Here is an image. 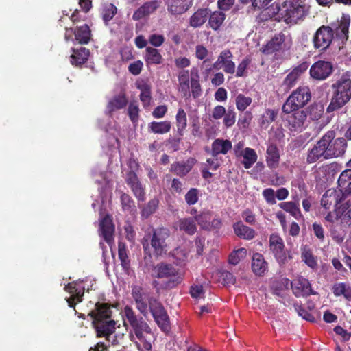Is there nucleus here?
<instances>
[{
    "label": "nucleus",
    "mask_w": 351,
    "mask_h": 351,
    "mask_svg": "<svg viewBox=\"0 0 351 351\" xmlns=\"http://www.w3.org/2000/svg\"><path fill=\"white\" fill-rule=\"evenodd\" d=\"M277 12L271 11L269 8L264 9L261 14V20H267L268 18L276 16L278 21H283L287 24H296L302 21L308 13V8L302 0H284L276 8Z\"/></svg>",
    "instance_id": "obj_1"
},
{
    "label": "nucleus",
    "mask_w": 351,
    "mask_h": 351,
    "mask_svg": "<svg viewBox=\"0 0 351 351\" xmlns=\"http://www.w3.org/2000/svg\"><path fill=\"white\" fill-rule=\"evenodd\" d=\"M122 316L125 326L129 324L133 333L130 334L131 341L135 342L138 350L149 351L152 344L149 341V337L152 335V330L146 322L142 317H137L131 307L125 306Z\"/></svg>",
    "instance_id": "obj_2"
},
{
    "label": "nucleus",
    "mask_w": 351,
    "mask_h": 351,
    "mask_svg": "<svg viewBox=\"0 0 351 351\" xmlns=\"http://www.w3.org/2000/svg\"><path fill=\"white\" fill-rule=\"evenodd\" d=\"M96 308L88 313L93 319L98 337H105L112 344L117 343V339L112 335L115 330V322L110 319L112 311L106 304H96Z\"/></svg>",
    "instance_id": "obj_3"
},
{
    "label": "nucleus",
    "mask_w": 351,
    "mask_h": 351,
    "mask_svg": "<svg viewBox=\"0 0 351 351\" xmlns=\"http://www.w3.org/2000/svg\"><path fill=\"white\" fill-rule=\"evenodd\" d=\"M332 96L330 104L327 108L328 112L338 109L351 99V72L346 71L332 84Z\"/></svg>",
    "instance_id": "obj_4"
},
{
    "label": "nucleus",
    "mask_w": 351,
    "mask_h": 351,
    "mask_svg": "<svg viewBox=\"0 0 351 351\" xmlns=\"http://www.w3.org/2000/svg\"><path fill=\"white\" fill-rule=\"evenodd\" d=\"M310 90L306 86L298 88L287 99L282 106V111L286 114H289L293 111L304 107L311 99Z\"/></svg>",
    "instance_id": "obj_5"
},
{
    "label": "nucleus",
    "mask_w": 351,
    "mask_h": 351,
    "mask_svg": "<svg viewBox=\"0 0 351 351\" xmlns=\"http://www.w3.org/2000/svg\"><path fill=\"white\" fill-rule=\"evenodd\" d=\"M335 133L333 131H328L324 135L327 141L326 151L328 158H332L342 156L347 146L346 141L343 138L335 139Z\"/></svg>",
    "instance_id": "obj_6"
},
{
    "label": "nucleus",
    "mask_w": 351,
    "mask_h": 351,
    "mask_svg": "<svg viewBox=\"0 0 351 351\" xmlns=\"http://www.w3.org/2000/svg\"><path fill=\"white\" fill-rule=\"evenodd\" d=\"M152 275L156 278H167L171 280L173 286L181 282L182 277L173 265L169 263H161L154 267Z\"/></svg>",
    "instance_id": "obj_7"
},
{
    "label": "nucleus",
    "mask_w": 351,
    "mask_h": 351,
    "mask_svg": "<svg viewBox=\"0 0 351 351\" xmlns=\"http://www.w3.org/2000/svg\"><path fill=\"white\" fill-rule=\"evenodd\" d=\"M326 219L330 222H337L343 226L351 224V203L350 201L336 207L334 213H328Z\"/></svg>",
    "instance_id": "obj_8"
},
{
    "label": "nucleus",
    "mask_w": 351,
    "mask_h": 351,
    "mask_svg": "<svg viewBox=\"0 0 351 351\" xmlns=\"http://www.w3.org/2000/svg\"><path fill=\"white\" fill-rule=\"evenodd\" d=\"M291 46V38L279 34L276 35L264 47H263L262 51L267 54L274 52H283L289 49Z\"/></svg>",
    "instance_id": "obj_9"
},
{
    "label": "nucleus",
    "mask_w": 351,
    "mask_h": 351,
    "mask_svg": "<svg viewBox=\"0 0 351 351\" xmlns=\"http://www.w3.org/2000/svg\"><path fill=\"white\" fill-rule=\"evenodd\" d=\"M269 247L280 264H285L289 259L292 258L290 252L285 251L283 240L277 234L271 235L269 238Z\"/></svg>",
    "instance_id": "obj_10"
},
{
    "label": "nucleus",
    "mask_w": 351,
    "mask_h": 351,
    "mask_svg": "<svg viewBox=\"0 0 351 351\" xmlns=\"http://www.w3.org/2000/svg\"><path fill=\"white\" fill-rule=\"evenodd\" d=\"M332 39V29L328 26H322L313 36L314 47L319 50H325L330 45Z\"/></svg>",
    "instance_id": "obj_11"
},
{
    "label": "nucleus",
    "mask_w": 351,
    "mask_h": 351,
    "mask_svg": "<svg viewBox=\"0 0 351 351\" xmlns=\"http://www.w3.org/2000/svg\"><path fill=\"white\" fill-rule=\"evenodd\" d=\"M333 71V65L330 62L319 60L315 62L310 68V75L317 80H324L328 78Z\"/></svg>",
    "instance_id": "obj_12"
},
{
    "label": "nucleus",
    "mask_w": 351,
    "mask_h": 351,
    "mask_svg": "<svg viewBox=\"0 0 351 351\" xmlns=\"http://www.w3.org/2000/svg\"><path fill=\"white\" fill-rule=\"evenodd\" d=\"M169 237V231L165 228H158L154 230L151 240V245L158 255H161L167 251L166 239Z\"/></svg>",
    "instance_id": "obj_13"
},
{
    "label": "nucleus",
    "mask_w": 351,
    "mask_h": 351,
    "mask_svg": "<svg viewBox=\"0 0 351 351\" xmlns=\"http://www.w3.org/2000/svg\"><path fill=\"white\" fill-rule=\"evenodd\" d=\"M84 289L85 288L81 281L69 283L65 286L64 290L70 294L69 297L66 298L69 306L73 307L82 300Z\"/></svg>",
    "instance_id": "obj_14"
},
{
    "label": "nucleus",
    "mask_w": 351,
    "mask_h": 351,
    "mask_svg": "<svg viewBox=\"0 0 351 351\" xmlns=\"http://www.w3.org/2000/svg\"><path fill=\"white\" fill-rule=\"evenodd\" d=\"M306 119L307 114L303 110H297L289 114H287V116L286 117L287 126L289 130L296 132H300L303 130L306 122Z\"/></svg>",
    "instance_id": "obj_15"
},
{
    "label": "nucleus",
    "mask_w": 351,
    "mask_h": 351,
    "mask_svg": "<svg viewBox=\"0 0 351 351\" xmlns=\"http://www.w3.org/2000/svg\"><path fill=\"white\" fill-rule=\"evenodd\" d=\"M150 311L158 326L165 332L169 330V317L162 305L158 302L150 304Z\"/></svg>",
    "instance_id": "obj_16"
},
{
    "label": "nucleus",
    "mask_w": 351,
    "mask_h": 351,
    "mask_svg": "<svg viewBox=\"0 0 351 351\" xmlns=\"http://www.w3.org/2000/svg\"><path fill=\"white\" fill-rule=\"evenodd\" d=\"M232 53L228 49L223 50L214 63V67L222 69L226 73L232 74L235 72V64L232 61Z\"/></svg>",
    "instance_id": "obj_17"
},
{
    "label": "nucleus",
    "mask_w": 351,
    "mask_h": 351,
    "mask_svg": "<svg viewBox=\"0 0 351 351\" xmlns=\"http://www.w3.org/2000/svg\"><path fill=\"white\" fill-rule=\"evenodd\" d=\"M114 231V226L112 223V218L106 215H100L99 219V232L104 240L110 243L113 240V234Z\"/></svg>",
    "instance_id": "obj_18"
},
{
    "label": "nucleus",
    "mask_w": 351,
    "mask_h": 351,
    "mask_svg": "<svg viewBox=\"0 0 351 351\" xmlns=\"http://www.w3.org/2000/svg\"><path fill=\"white\" fill-rule=\"evenodd\" d=\"M193 72H197V69H193L190 72L188 70H182L178 74V91L184 97L190 95L191 77H193Z\"/></svg>",
    "instance_id": "obj_19"
},
{
    "label": "nucleus",
    "mask_w": 351,
    "mask_h": 351,
    "mask_svg": "<svg viewBox=\"0 0 351 351\" xmlns=\"http://www.w3.org/2000/svg\"><path fill=\"white\" fill-rule=\"evenodd\" d=\"M326 143L327 141H326L323 136L317 144L309 151L307 156V161L310 163H313L321 158L328 159L326 151Z\"/></svg>",
    "instance_id": "obj_20"
},
{
    "label": "nucleus",
    "mask_w": 351,
    "mask_h": 351,
    "mask_svg": "<svg viewBox=\"0 0 351 351\" xmlns=\"http://www.w3.org/2000/svg\"><path fill=\"white\" fill-rule=\"evenodd\" d=\"M343 197L341 190L330 189L323 195L321 204L325 209H329L331 206L337 205Z\"/></svg>",
    "instance_id": "obj_21"
},
{
    "label": "nucleus",
    "mask_w": 351,
    "mask_h": 351,
    "mask_svg": "<svg viewBox=\"0 0 351 351\" xmlns=\"http://www.w3.org/2000/svg\"><path fill=\"white\" fill-rule=\"evenodd\" d=\"M293 293L297 296H305L312 293L311 284L303 277H298L291 282Z\"/></svg>",
    "instance_id": "obj_22"
},
{
    "label": "nucleus",
    "mask_w": 351,
    "mask_h": 351,
    "mask_svg": "<svg viewBox=\"0 0 351 351\" xmlns=\"http://www.w3.org/2000/svg\"><path fill=\"white\" fill-rule=\"evenodd\" d=\"M251 268L256 276H263L266 274L268 264L261 254L254 253L252 255Z\"/></svg>",
    "instance_id": "obj_23"
},
{
    "label": "nucleus",
    "mask_w": 351,
    "mask_h": 351,
    "mask_svg": "<svg viewBox=\"0 0 351 351\" xmlns=\"http://www.w3.org/2000/svg\"><path fill=\"white\" fill-rule=\"evenodd\" d=\"M280 152L274 143H269L266 150V162L271 169L276 168L280 161Z\"/></svg>",
    "instance_id": "obj_24"
},
{
    "label": "nucleus",
    "mask_w": 351,
    "mask_h": 351,
    "mask_svg": "<svg viewBox=\"0 0 351 351\" xmlns=\"http://www.w3.org/2000/svg\"><path fill=\"white\" fill-rule=\"evenodd\" d=\"M136 86L141 91L140 99L143 106H149L152 100L150 84L144 80H138Z\"/></svg>",
    "instance_id": "obj_25"
},
{
    "label": "nucleus",
    "mask_w": 351,
    "mask_h": 351,
    "mask_svg": "<svg viewBox=\"0 0 351 351\" xmlns=\"http://www.w3.org/2000/svg\"><path fill=\"white\" fill-rule=\"evenodd\" d=\"M191 5L190 0H171L168 10L173 14H181L185 12Z\"/></svg>",
    "instance_id": "obj_26"
},
{
    "label": "nucleus",
    "mask_w": 351,
    "mask_h": 351,
    "mask_svg": "<svg viewBox=\"0 0 351 351\" xmlns=\"http://www.w3.org/2000/svg\"><path fill=\"white\" fill-rule=\"evenodd\" d=\"M177 230L184 232L188 234H193L197 230L194 220L191 218H183L175 223Z\"/></svg>",
    "instance_id": "obj_27"
},
{
    "label": "nucleus",
    "mask_w": 351,
    "mask_h": 351,
    "mask_svg": "<svg viewBox=\"0 0 351 351\" xmlns=\"http://www.w3.org/2000/svg\"><path fill=\"white\" fill-rule=\"evenodd\" d=\"M89 56V51L85 47L79 49H73V53L70 56V62L74 66L84 64Z\"/></svg>",
    "instance_id": "obj_28"
},
{
    "label": "nucleus",
    "mask_w": 351,
    "mask_h": 351,
    "mask_svg": "<svg viewBox=\"0 0 351 351\" xmlns=\"http://www.w3.org/2000/svg\"><path fill=\"white\" fill-rule=\"evenodd\" d=\"M127 182L128 184H130L135 196L138 199L143 200L145 195L144 191L136 176L133 173H129L127 178Z\"/></svg>",
    "instance_id": "obj_29"
},
{
    "label": "nucleus",
    "mask_w": 351,
    "mask_h": 351,
    "mask_svg": "<svg viewBox=\"0 0 351 351\" xmlns=\"http://www.w3.org/2000/svg\"><path fill=\"white\" fill-rule=\"evenodd\" d=\"M210 11L208 9H199L190 18V25L193 27L202 26L207 20Z\"/></svg>",
    "instance_id": "obj_30"
},
{
    "label": "nucleus",
    "mask_w": 351,
    "mask_h": 351,
    "mask_svg": "<svg viewBox=\"0 0 351 351\" xmlns=\"http://www.w3.org/2000/svg\"><path fill=\"white\" fill-rule=\"evenodd\" d=\"M171 124L169 121H152L148 124V130L154 134H163L169 132Z\"/></svg>",
    "instance_id": "obj_31"
},
{
    "label": "nucleus",
    "mask_w": 351,
    "mask_h": 351,
    "mask_svg": "<svg viewBox=\"0 0 351 351\" xmlns=\"http://www.w3.org/2000/svg\"><path fill=\"white\" fill-rule=\"evenodd\" d=\"M239 157L243 158L242 164L245 169H250L257 160V154L254 149L252 148H245L240 153Z\"/></svg>",
    "instance_id": "obj_32"
},
{
    "label": "nucleus",
    "mask_w": 351,
    "mask_h": 351,
    "mask_svg": "<svg viewBox=\"0 0 351 351\" xmlns=\"http://www.w3.org/2000/svg\"><path fill=\"white\" fill-rule=\"evenodd\" d=\"M232 147V143L228 140L217 139L212 145V154L213 156L217 154H226Z\"/></svg>",
    "instance_id": "obj_33"
},
{
    "label": "nucleus",
    "mask_w": 351,
    "mask_h": 351,
    "mask_svg": "<svg viewBox=\"0 0 351 351\" xmlns=\"http://www.w3.org/2000/svg\"><path fill=\"white\" fill-rule=\"evenodd\" d=\"M307 69V66L306 64H302L300 66H297L294 69L290 72L284 80L285 84H286L289 88L291 87L298 80V77L304 72Z\"/></svg>",
    "instance_id": "obj_34"
},
{
    "label": "nucleus",
    "mask_w": 351,
    "mask_h": 351,
    "mask_svg": "<svg viewBox=\"0 0 351 351\" xmlns=\"http://www.w3.org/2000/svg\"><path fill=\"white\" fill-rule=\"evenodd\" d=\"M234 230L235 234L241 238L252 239L254 237V231L241 222H237L234 225Z\"/></svg>",
    "instance_id": "obj_35"
},
{
    "label": "nucleus",
    "mask_w": 351,
    "mask_h": 351,
    "mask_svg": "<svg viewBox=\"0 0 351 351\" xmlns=\"http://www.w3.org/2000/svg\"><path fill=\"white\" fill-rule=\"evenodd\" d=\"M195 162V159L190 158L184 163H175L171 166V171L178 176H185L191 169Z\"/></svg>",
    "instance_id": "obj_36"
},
{
    "label": "nucleus",
    "mask_w": 351,
    "mask_h": 351,
    "mask_svg": "<svg viewBox=\"0 0 351 351\" xmlns=\"http://www.w3.org/2000/svg\"><path fill=\"white\" fill-rule=\"evenodd\" d=\"M301 258L309 267L315 269L317 267V258L313 254L311 250L307 247H302Z\"/></svg>",
    "instance_id": "obj_37"
},
{
    "label": "nucleus",
    "mask_w": 351,
    "mask_h": 351,
    "mask_svg": "<svg viewBox=\"0 0 351 351\" xmlns=\"http://www.w3.org/2000/svg\"><path fill=\"white\" fill-rule=\"evenodd\" d=\"M162 59V56L156 49L150 47L146 48L145 60L147 64H160Z\"/></svg>",
    "instance_id": "obj_38"
},
{
    "label": "nucleus",
    "mask_w": 351,
    "mask_h": 351,
    "mask_svg": "<svg viewBox=\"0 0 351 351\" xmlns=\"http://www.w3.org/2000/svg\"><path fill=\"white\" fill-rule=\"evenodd\" d=\"M189 253V246L188 245L184 244L174 249L172 252V256L178 261V263H182L188 260Z\"/></svg>",
    "instance_id": "obj_39"
},
{
    "label": "nucleus",
    "mask_w": 351,
    "mask_h": 351,
    "mask_svg": "<svg viewBox=\"0 0 351 351\" xmlns=\"http://www.w3.org/2000/svg\"><path fill=\"white\" fill-rule=\"evenodd\" d=\"M338 185L339 189L343 193L348 191V189L351 185V169H346L343 171L338 179Z\"/></svg>",
    "instance_id": "obj_40"
},
{
    "label": "nucleus",
    "mask_w": 351,
    "mask_h": 351,
    "mask_svg": "<svg viewBox=\"0 0 351 351\" xmlns=\"http://www.w3.org/2000/svg\"><path fill=\"white\" fill-rule=\"evenodd\" d=\"M332 291L335 296L343 295L346 299L351 300V287L345 283L340 282L334 285Z\"/></svg>",
    "instance_id": "obj_41"
},
{
    "label": "nucleus",
    "mask_w": 351,
    "mask_h": 351,
    "mask_svg": "<svg viewBox=\"0 0 351 351\" xmlns=\"http://www.w3.org/2000/svg\"><path fill=\"white\" fill-rule=\"evenodd\" d=\"M226 16L221 12H214L210 15L208 24L210 27L214 29L217 30L223 24Z\"/></svg>",
    "instance_id": "obj_42"
},
{
    "label": "nucleus",
    "mask_w": 351,
    "mask_h": 351,
    "mask_svg": "<svg viewBox=\"0 0 351 351\" xmlns=\"http://www.w3.org/2000/svg\"><path fill=\"white\" fill-rule=\"evenodd\" d=\"M75 39L81 44H86L90 38V31L87 25L80 27L75 32Z\"/></svg>",
    "instance_id": "obj_43"
},
{
    "label": "nucleus",
    "mask_w": 351,
    "mask_h": 351,
    "mask_svg": "<svg viewBox=\"0 0 351 351\" xmlns=\"http://www.w3.org/2000/svg\"><path fill=\"white\" fill-rule=\"evenodd\" d=\"M279 207L285 211L289 213L295 219L301 216L300 210L296 204L293 202H281L278 204Z\"/></svg>",
    "instance_id": "obj_44"
},
{
    "label": "nucleus",
    "mask_w": 351,
    "mask_h": 351,
    "mask_svg": "<svg viewBox=\"0 0 351 351\" xmlns=\"http://www.w3.org/2000/svg\"><path fill=\"white\" fill-rule=\"evenodd\" d=\"M127 103V100L123 95H119L114 97L111 99L108 104L107 109L108 112H111L116 110L123 108Z\"/></svg>",
    "instance_id": "obj_45"
},
{
    "label": "nucleus",
    "mask_w": 351,
    "mask_h": 351,
    "mask_svg": "<svg viewBox=\"0 0 351 351\" xmlns=\"http://www.w3.org/2000/svg\"><path fill=\"white\" fill-rule=\"evenodd\" d=\"M187 125L186 114L184 109L179 108L176 114V126L178 131L180 134H182V132L185 130Z\"/></svg>",
    "instance_id": "obj_46"
},
{
    "label": "nucleus",
    "mask_w": 351,
    "mask_h": 351,
    "mask_svg": "<svg viewBox=\"0 0 351 351\" xmlns=\"http://www.w3.org/2000/svg\"><path fill=\"white\" fill-rule=\"evenodd\" d=\"M252 99L250 97H247L243 94H239L235 98L237 108L239 111H244L251 104Z\"/></svg>",
    "instance_id": "obj_47"
},
{
    "label": "nucleus",
    "mask_w": 351,
    "mask_h": 351,
    "mask_svg": "<svg viewBox=\"0 0 351 351\" xmlns=\"http://www.w3.org/2000/svg\"><path fill=\"white\" fill-rule=\"evenodd\" d=\"M247 256V250L245 248H240L234 251L229 256V262L232 265H237Z\"/></svg>",
    "instance_id": "obj_48"
},
{
    "label": "nucleus",
    "mask_w": 351,
    "mask_h": 351,
    "mask_svg": "<svg viewBox=\"0 0 351 351\" xmlns=\"http://www.w3.org/2000/svg\"><path fill=\"white\" fill-rule=\"evenodd\" d=\"M192 95L194 97H198L201 95V86L199 84V77L197 72H193L191 77V88Z\"/></svg>",
    "instance_id": "obj_49"
},
{
    "label": "nucleus",
    "mask_w": 351,
    "mask_h": 351,
    "mask_svg": "<svg viewBox=\"0 0 351 351\" xmlns=\"http://www.w3.org/2000/svg\"><path fill=\"white\" fill-rule=\"evenodd\" d=\"M117 12V8L111 3L104 5L103 10V19L105 22L110 21Z\"/></svg>",
    "instance_id": "obj_50"
},
{
    "label": "nucleus",
    "mask_w": 351,
    "mask_h": 351,
    "mask_svg": "<svg viewBox=\"0 0 351 351\" xmlns=\"http://www.w3.org/2000/svg\"><path fill=\"white\" fill-rule=\"evenodd\" d=\"M277 112L274 110L267 109L262 116L261 125L262 126H267L270 123L274 121Z\"/></svg>",
    "instance_id": "obj_51"
},
{
    "label": "nucleus",
    "mask_w": 351,
    "mask_h": 351,
    "mask_svg": "<svg viewBox=\"0 0 351 351\" xmlns=\"http://www.w3.org/2000/svg\"><path fill=\"white\" fill-rule=\"evenodd\" d=\"M158 205V201L156 199H151L147 204L143 208L142 215L143 217H147L153 214Z\"/></svg>",
    "instance_id": "obj_52"
},
{
    "label": "nucleus",
    "mask_w": 351,
    "mask_h": 351,
    "mask_svg": "<svg viewBox=\"0 0 351 351\" xmlns=\"http://www.w3.org/2000/svg\"><path fill=\"white\" fill-rule=\"evenodd\" d=\"M272 0H239L243 4L251 3L252 6L257 9H263Z\"/></svg>",
    "instance_id": "obj_53"
},
{
    "label": "nucleus",
    "mask_w": 351,
    "mask_h": 351,
    "mask_svg": "<svg viewBox=\"0 0 351 351\" xmlns=\"http://www.w3.org/2000/svg\"><path fill=\"white\" fill-rule=\"evenodd\" d=\"M199 191L196 189H191L185 195V200L189 205H193L198 200Z\"/></svg>",
    "instance_id": "obj_54"
},
{
    "label": "nucleus",
    "mask_w": 351,
    "mask_h": 351,
    "mask_svg": "<svg viewBox=\"0 0 351 351\" xmlns=\"http://www.w3.org/2000/svg\"><path fill=\"white\" fill-rule=\"evenodd\" d=\"M121 201L123 209L124 210L128 212L132 211V208L134 207V204L129 195L126 194H123L121 196Z\"/></svg>",
    "instance_id": "obj_55"
},
{
    "label": "nucleus",
    "mask_w": 351,
    "mask_h": 351,
    "mask_svg": "<svg viewBox=\"0 0 351 351\" xmlns=\"http://www.w3.org/2000/svg\"><path fill=\"white\" fill-rule=\"evenodd\" d=\"M250 60L245 58H244L238 65L237 70V77H243L245 74L246 69L249 66Z\"/></svg>",
    "instance_id": "obj_56"
},
{
    "label": "nucleus",
    "mask_w": 351,
    "mask_h": 351,
    "mask_svg": "<svg viewBox=\"0 0 351 351\" xmlns=\"http://www.w3.org/2000/svg\"><path fill=\"white\" fill-rule=\"evenodd\" d=\"M208 55L207 48L203 45H197L195 47V56L199 60L205 59Z\"/></svg>",
    "instance_id": "obj_57"
},
{
    "label": "nucleus",
    "mask_w": 351,
    "mask_h": 351,
    "mask_svg": "<svg viewBox=\"0 0 351 351\" xmlns=\"http://www.w3.org/2000/svg\"><path fill=\"white\" fill-rule=\"evenodd\" d=\"M263 195L265 200L269 204H275L276 203V193L272 189H266L263 191Z\"/></svg>",
    "instance_id": "obj_58"
},
{
    "label": "nucleus",
    "mask_w": 351,
    "mask_h": 351,
    "mask_svg": "<svg viewBox=\"0 0 351 351\" xmlns=\"http://www.w3.org/2000/svg\"><path fill=\"white\" fill-rule=\"evenodd\" d=\"M138 106L136 103H132L128 108L130 117L133 122H136L138 117Z\"/></svg>",
    "instance_id": "obj_59"
},
{
    "label": "nucleus",
    "mask_w": 351,
    "mask_h": 351,
    "mask_svg": "<svg viewBox=\"0 0 351 351\" xmlns=\"http://www.w3.org/2000/svg\"><path fill=\"white\" fill-rule=\"evenodd\" d=\"M149 41L153 46L160 47L164 43L165 38L162 35L154 34L149 37Z\"/></svg>",
    "instance_id": "obj_60"
},
{
    "label": "nucleus",
    "mask_w": 351,
    "mask_h": 351,
    "mask_svg": "<svg viewBox=\"0 0 351 351\" xmlns=\"http://www.w3.org/2000/svg\"><path fill=\"white\" fill-rule=\"evenodd\" d=\"M143 66V62L141 60H138L130 64L128 69L132 74L137 75L141 73Z\"/></svg>",
    "instance_id": "obj_61"
},
{
    "label": "nucleus",
    "mask_w": 351,
    "mask_h": 351,
    "mask_svg": "<svg viewBox=\"0 0 351 351\" xmlns=\"http://www.w3.org/2000/svg\"><path fill=\"white\" fill-rule=\"evenodd\" d=\"M167 111V107L165 105L157 106L152 112V115L156 119L162 118Z\"/></svg>",
    "instance_id": "obj_62"
},
{
    "label": "nucleus",
    "mask_w": 351,
    "mask_h": 351,
    "mask_svg": "<svg viewBox=\"0 0 351 351\" xmlns=\"http://www.w3.org/2000/svg\"><path fill=\"white\" fill-rule=\"evenodd\" d=\"M221 278L226 285H233L236 282V278L229 271H223L221 274Z\"/></svg>",
    "instance_id": "obj_63"
},
{
    "label": "nucleus",
    "mask_w": 351,
    "mask_h": 351,
    "mask_svg": "<svg viewBox=\"0 0 351 351\" xmlns=\"http://www.w3.org/2000/svg\"><path fill=\"white\" fill-rule=\"evenodd\" d=\"M294 308L295 310L298 312V315L301 316L304 319L308 321H313V317H312V315L308 312L303 309L302 306H300L298 304H295L294 306Z\"/></svg>",
    "instance_id": "obj_64"
}]
</instances>
